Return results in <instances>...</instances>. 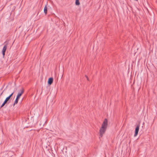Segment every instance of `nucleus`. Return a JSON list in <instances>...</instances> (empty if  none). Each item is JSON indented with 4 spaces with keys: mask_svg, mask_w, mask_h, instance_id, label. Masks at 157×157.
Listing matches in <instances>:
<instances>
[{
    "mask_svg": "<svg viewBox=\"0 0 157 157\" xmlns=\"http://www.w3.org/2000/svg\"><path fill=\"white\" fill-rule=\"evenodd\" d=\"M108 125V121L105 119L99 130L100 137H101L105 132Z\"/></svg>",
    "mask_w": 157,
    "mask_h": 157,
    "instance_id": "nucleus-1",
    "label": "nucleus"
},
{
    "mask_svg": "<svg viewBox=\"0 0 157 157\" xmlns=\"http://www.w3.org/2000/svg\"><path fill=\"white\" fill-rule=\"evenodd\" d=\"M47 12V5H45L44 8V13L46 14Z\"/></svg>",
    "mask_w": 157,
    "mask_h": 157,
    "instance_id": "nucleus-8",
    "label": "nucleus"
},
{
    "mask_svg": "<svg viewBox=\"0 0 157 157\" xmlns=\"http://www.w3.org/2000/svg\"><path fill=\"white\" fill-rule=\"evenodd\" d=\"M140 126V125L138 124V125H137V126H136V128L135 130V133L134 135V137H136L139 131Z\"/></svg>",
    "mask_w": 157,
    "mask_h": 157,
    "instance_id": "nucleus-5",
    "label": "nucleus"
},
{
    "mask_svg": "<svg viewBox=\"0 0 157 157\" xmlns=\"http://www.w3.org/2000/svg\"><path fill=\"white\" fill-rule=\"evenodd\" d=\"M86 78H87V80H88V77L87 76H86Z\"/></svg>",
    "mask_w": 157,
    "mask_h": 157,
    "instance_id": "nucleus-11",
    "label": "nucleus"
},
{
    "mask_svg": "<svg viewBox=\"0 0 157 157\" xmlns=\"http://www.w3.org/2000/svg\"><path fill=\"white\" fill-rule=\"evenodd\" d=\"M8 156L9 157H11L12 156L13 154V153L12 151H9L7 153Z\"/></svg>",
    "mask_w": 157,
    "mask_h": 157,
    "instance_id": "nucleus-7",
    "label": "nucleus"
},
{
    "mask_svg": "<svg viewBox=\"0 0 157 157\" xmlns=\"http://www.w3.org/2000/svg\"><path fill=\"white\" fill-rule=\"evenodd\" d=\"M53 82V78L52 77L49 78L48 80V84L50 85H51Z\"/></svg>",
    "mask_w": 157,
    "mask_h": 157,
    "instance_id": "nucleus-6",
    "label": "nucleus"
},
{
    "mask_svg": "<svg viewBox=\"0 0 157 157\" xmlns=\"http://www.w3.org/2000/svg\"><path fill=\"white\" fill-rule=\"evenodd\" d=\"M7 48V44L5 45L3 47L2 50V53L3 55V57H4L5 55V53Z\"/></svg>",
    "mask_w": 157,
    "mask_h": 157,
    "instance_id": "nucleus-4",
    "label": "nucleus"
},
{
    "mask_svg": "<svg viewBox=\"0 0 157 157\" xmlns=\"http://www.w3.org/2000/svg\"><path fill=\"white\" fill-rule=\"evenodd\" d=\"M75 3L76 5H79L80 4V2L78 0H76Z\"/></svg>",
    "mask_w": 157,
    "mask_h": 157,
    "instance_id": "nucleus-9",
    "label": "nucleus"
},
{
    "mask_svg": "<svg viewBox=\"0 0 157 157\" xmlns=\"http://www.w3.org/2000/svg\"><path fill=\"white\" fill-rule=\"evenodd\" d=\"M24 92V90L23 89H22V90H19V92L17 94V96L16 99L14 101V103L13 104L14 105L15 104H17V103L19 98H20L21 96L22 95V94Z\"/></svg>",
    "mask_w": 157,
    "mask_h": 157,
    "instance_id": "nucleus-2",
    "label": "nucleus"
},
{
    "mask_svg": "<svg viewBox=\"0 0 157 157\" xmlns=\"http://www.w3.org/2000/svg\"><path fill=\"white\" fill-rule=\"evenodd\" d=\"M14 93V92H13L11 94H10L9 96H8L7 97L9 98V99H10L11 97L13 95Z\"/></svg>",
    "mask_w": 157,
    "mask_h": 157,
    "instance_id": "nucleus-10",
    "label": "nucleus"
},
{
    "mask_svg": "<svg viewBox=\"0 0 157 157\" xmlns=\"http://www.w3.org/2000/svg\"><path fill=\"white\" fill-rule=\"evenodd\" d=\"M10 99L8 97H7L5 100L2 103V105L0 106V109L3 106H4V105H5V104L6 103L9 104L10 103V102L9 101V100Z\"/></svg>",
    "mask_w": 157,
    "mask_h": 157,
    "instance_id": "nucleus-3",
    "label": "nucleus"
}]
</instances>
